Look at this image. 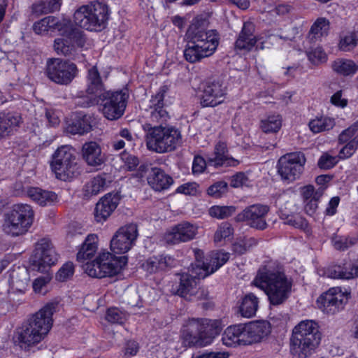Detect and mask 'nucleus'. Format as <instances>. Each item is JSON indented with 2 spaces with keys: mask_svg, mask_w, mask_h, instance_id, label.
Segmentation results:
<instances>
[{
  "mask_svg": "<svg viewBox=\"0 0 358 358\" xmlns=\"http://www.w3.org/2000/svg\"><path fill=\"white\" fill-rule=\"evenodd\" d=\"M292 279L285 273L278 262L269 261L258 270L252 284L263 290L270 303L278 306L289 298L292 287Z\"/></svg>",
  "mask_w": 358,
  "mask_h": 358,
  "instance_id": "nucleus-1",
  "label": "nucleus"
},
{
  "mask_svg": "<svg viewBox=\"0 0 358 358\" xmlns=\"http://www.w3.org/2000/svg\"><path fill=\"white\" fill-rule=\"evenodd\" d=\"M57 308V303H48L22 323L17 329V340L22 346H34L44 339L52 326Z\"/></svg>",
  "mask_w": 358,
  "mask_h": 358,
  "instance_id": "nucleus-2",
  "label": "nucleus"
},
{
  "mask_svg": "<svg viewBox=\"0 0 358 358\" xmlns=\"http://www.w3.org/2000/svg\"><path fill=\"white\" fill-rule=\"evenodd\" d=\"M321 341L317 322L312 320L301 321L292 329L290 352L299 358L310 355Z\"/></svg>",
  "mask_w": 358,
  "mask_h": 358,
  "instance_id": "nucleus-3",
  "label": "nucleus"
},
{
  "mask_svg": "<svg viewBox=\"0 0 358 358\" xmlns=\"http://www.w3.org/2000/svg\"><path fill=\"white\" fill-rule=\"evenodd\" d=\"M187 34L190 39L184 50V57L189 63L199 62L215 52L219 38L214 30L205 31L191 27Z\"/></svg>",
  "mask_w": 358,
  "mask_h": 358,
  "instance_id": "nucleus-4",
  "label": "nucleus"
},
{
  "mask_svg": "<svg viewBox=\"0 0 358 358\" xmlns=\"http://www.w3.org/2000/svg\"><path fill=\"white\" fill-rule=\"evenodd\" d=\"M145 131L146 145L149 150L166 153L175 150L182 143L180 131L173 126L143 125Z\"/></svg>",
  "mask_w": 358,
  "mask_h": 358,
  "instance_id": "nucleus-5",
  "label": "nucleus"
},
{
  "mask_svg": "<svg viewBox=\"0 0 358 358\" xmlns=\"http://www.w3.org/2000/svg\"><path fill=\"white\" fill-rule=\"evenodd\" d=\"M108 6L99 1H92L77 8L73 14L76 24L90 31L103 29L109 19Z\"/></svg>",
  "mask_w": 358,
  "mask_h": 358,
  "instance_id": "nucleus-6",
  "label": "nucleus"
},
{
  "mask_svg": "<svg viewBox=\"0 0 358 358\" xmlns=\"http://www.w3.org/2000/svg\"><path fill=\"white\" fill-rule=\"evenodd\" d=\"M34 219V212L31 206L15 204L4 215L3 231L12 237L24 235L32 225Z\"/></svg>",
  "mask_w": 358,
  "mask_h": 358,
  "instance_id": "nucleus-7",
  "label": "nucleus"
},
{
  "mask_svg": "<svg viewBox=\"0 0 358 358\" xmlns=\"http://www.w3.org/2000/svg\"><path fill=\"white\" fill-rule=\"evenodd\" d=\"M127 264L126 256L115 257L109 252H104L93 262L87 263L85 269L90 276L102 278L117 274Z\"/></svg>",
  "mask_w": 358,
  "mask_h": 358,
  "instance_id": "nucleus-8",
  "label": "nucleus"
},
{
  "mask_svg": "<svg viewBox=\"0 0 358 358\" xmlns=\"http://www.w3.org/2000/svg\"><path fill=\"white\" fill-rule=\"evenodd\" d=\"M255 25L252 22H246L243 24L241 31L236 41V47L239 50H250L255 45L259 50L269 48L280 39L285 41H292L294 36L282 35H260L254 36Z\"/></svg>",
  "mask_w": 358,
  "mask_h": 358,
  "instance_id": "nucleus-9",
  "label": "nucleus"
},
{
  "mask_svg": "<svg viewBox=\"0 0 358 358\" xmlns=\"http://www.w3.org/2000/svg\"><path fill=\"white\" fill-rule=\"evenodd\" d=\"M50 167L57 178L62 180L72 178L77 170L75 150L68 145L59 147L52 155Z\"/></svg>",
  "mask_w": 358,
  "mask_h": 358,
  "instance_id": "nucleus-10",
  "label": "nucleus"
},
{
  "mask_svg": "<svg viewBox=\"0 0 358 358\" xmlns=\"http://www.w3.org/2000/svg\"><path fill=\"white\" fill-rule=\"evenodd\" d=\"M129 94L127 90L106 91L93 101L100 104L103 116L109 120L120 118L125 110Z\"/></svg>",
  "mask_w": 358,
  "mask_h": 358,
  "instance_id": "nucleus-11",
  "label": "nucleus"
},
{
  "mask_svg": "<svg viewBox=\"0 0 358 358\" xmlns=\"http://www.w3.org/2000/svg\"><path fill=\"white\" fill-rule=\"evenodd\" d=\"M207 164L215 168L236 166L239 164V161L229 155L225 143L219 142L215 147L213 155L208 158L207 162L201 156L194 157L192 163L193 174L202 173Z\"/></svg>",
  "mask_w": 358,
  "mask_h": 358,
  "instance_id": "nucleus-12",
  "label": "nucleus"
},
{
  "mask_svg": "<svg viewBox=\"0 0 358 358\" xmlns=\"http://www.w3.org/2000/svg\"><path fill=\"white\" fill-rule=\"evenodd\" d=\"M306 162L305 155L301 152L286 154L278 162V173L282 180L292 182L301 177Z\"/></svg>",
  "mask_w": 358,
  "mask_h": 358,
  "instance_id": "nucleus-13",
  "label": "nucleus"
},
{
  "mask_svg": "<svg viewBox=\"0 0 358 358\" xmlns=\"http://www.w3.org/2000/svg\"><path fill=\"white\" fill-rule=\"evenodd\" d=\"M169 90L166 85H162L155 94L152 95L145 108V117L150 127L163 126L170 119V115L164 107V97Z\"/></svg>",
  "mask_w": 358,
  "mask_h": 358,
  "instance_id": "nucleus-14",
  "label": "nucleus"
},
{
  "mask_svg": "<svg viewBox=\"0 0 358 358\" xmlns=\"http://www.w3.org/2000/svg\"><path fill=\"white\" fill-rule=\"evenodd\" d=\"M194 267L195 263L192 264L188 272L180 273L178 285H176V288H173L176 294L187 300L203 299L207 296L206 290L198 287L199 279L205 277H199L193 273L192 270Z\"/></svg>",
  "mask_w": 358,
  "mask_h": 358,
  "instance_id": "nucleus-15",
  "label": "nucleus"
},
{
  "mask_svg": "<svg viewBox=\"0 0 358 358\" xmlns=\"http://www.w3.org/2000/svg\"><path fill=\"white\" fill-rule=\"evenodd\" d=\"M77 73V66L73 62L61 59H52L47 63V76L50 80L57 84H69Z\"/></svg>",
  "mask_w": 358,
  "mask_h": 358,
  "instance_id": "nucleus-16",
  "label": "nucleus"
},
{
  "mask_svg": "<svg viewBox=\"0 0 358 358\" xmlns=\"http://www.w3.org/2000/svg\"><path fill=\"white\" fill-rule=\"evenodd\" d=\"M350 292H343L339 287H331L317 299V308L323 313L334 315L344 308Z\"/></svg>",
  "mask_w": 358,
  "mask_h": 358,
  "instance_id": "nucleus-17",
  "label": "nucleus"
},
{
  "mask_svg": "<svg viewBox=\"0 0 358 358\" xmlns=\"http://www.w3.org/2000/svg\"><path fill=\"white\" fill-rule=\"evenodd\" d=\"M138 235V227L136 224L131 223L121 227L110 241L111 250L117 254L127 252L135 244Z\"/></svg>",
  "mask_w": 358,
  "mask_h": 358,
  "instance_id": "nucleus-18",
  "label": "nucleus"
},
{
  "mask_svg": "<svg viewBox=\"0 0 358 358\" xmlns=\"http://www.w3.org/2000/svg\"><path fill=\"white\" fill-rule=\"evenodd\" d=\"M57 260L58 255L49 241L42 239L37 243L31 259L34 268L40 272H45L47 268L54 265Z\"/></svg>",
  "mask_w": 358,
  "mask_h": 358,
  "instance_id": "nucleus-19",
  "label": "nucleus"
},
{
  "mask_svg": "<svg viewBox=\"0 0 358 358\" xmlns=\"http://www.w3.org/2000/svg\"><path fill=\"white\" fill-rule=\"evenodd\" d=\"M269 211V207L266 205L254 204L245 208L238 213L235 220L236 222H246L252 228L264 230L267 227L266 216Z\"/></svg>",
  "mask_w": 358,
  "mask_h": 358,
  "instance_id": "nucleus-20",
  "label": "nucleus"
},
{
  "mask_svg": "<svg viewBox=\"0 0 358 358\" xmlns=\"http://www.w3.org/2000/svg\"><path fill=\"white\" fill-rule=\"evenodd\" d=\"M73 34H59L61 37L55 38L54 49L58 55L71 56L75 51V45L83 47L85 43V38L83 31L74 27L71 23Z\"/></svg>",
  "mask_w": 358,
  "mask_h": 358,
  "instance_id": "nucleus-21",
  "label": "nucleus"
},
{
  "mask_svg": "<svg viewBox=\"0 0 358 358\" xmlns=\"http://www.w3.org/2000/svg\"><path fill=\"white\" fill-rule=\"evenodd\" d=\"M34 31L36 34L45 35L49 31L57 30L59 34H73L71 21L69 19L59 20L54 16H48L36 22L33 25Z\"/></svg>",
  "mask_w": 358,
  "mask_h": 358,
  "instance_id": "nucleus-22",
  "label": "nucleus"
},
{
  "mask_svg": "<svg viewBox=\"0 0 358 358\" xmlns=\"http://www.w3.org/2000/svg\"><path fill=\"white\" fill-rule=\"evenodd\" d=\"M197 231L196 225L189 222H182L168 231L164 234V239L166 243L171 245L185 243L194 239Z\"/></svg>",
  "mask_w": 358,
  "mask_h": 358,
  "instance_id": "nucleus-23",
  "label": "nucleus"
},
{
  "mask_svg": "<svg viewBox=\"0 0 358 358\" xmlns=\"http://www.w3.org/2000/svg\"><path fill=\"white\" fill-rule=\"evenodd\" d=\"M226 94V87L221 82H208L203 87L200 103L203 107H215L224 101Z\"/></svg>",
  "mask_w": 358,
  "mask_h": 358,
  "instance_id": "nucleus-24",
  "label": "nucleus"
},
{
  "mask_svg": "<svg viewBox=\"0 0 358 358\" xmlns=\"http://www.w3.org/2000/svg\"><path fill=\"white\" fill-rule=\"evenodd\" d=\"M191 327L196 329L201 339V345L203 346L210 344L213 339L220 334L222 331L221 322L218 320L203 319L200 322H193Z\"/></svg>",
  "mask_w": 358,
  "mask_h": 358,
  "instance_id": "nucleus-25",
  "label": "nucleus"
},
{
  "mask_svg": "<svg viewBox=\"0 0 358 358\" xmlns=\"http://www.w3.org/2000/svg\"><path fill=\"white\" fill-rule=\"evenodd\" d=\"M120 201V196L117 193H108L101 197L95 206V221L99 223L106 222L116 209Z\"/></svg>",
  "mask_w": 358,
  "mask_h": 358,
  "instance_id": "nucleus-26",
  "label": "nucleus"
},
{
  "mask_svg": "<svg viewBox=\"0 0 358 358\" xmlns=\"http://www.w3.org/2000/svg\"><path fill=\"white\" fill-rule=\"evenodd\" d=\"M229 259V254L228 252L219 251L213 254L209 262L199 261L195 262V267L192 271L199 277H207L224 265Z\"/></svg>",
  "mask_w": 358,
  "mask_h": 358,
  "instance_id": "nucleus-27",
  "label": "nucleus"
},
{
  "mask_svg": "<svg viewBox=\"0 0 358 358\" xmlns=\"http://www.w3.org/2000/svg\"><path fill=\"white\" fill-rule=\"evenodd\" d=\"M245 345L260 341L271 332L270 324L266 321H256L243 324Z\"/></svg>",
  "mask_w": 358,
  "mask_h": 358,
  "instance_id": "nucleus-28",
  "label": "nucleus"
},
{
  "mask_svg": "<svg viewBox=\"0 0 358 358\" xmlns=\"http://www.w3.org/2000/svg\"><path fill=\"white\" fill-rule=\"evenodd\" d=\"M30 275L25 266H14L8 271V282L13 292L24 293L29 285Z\"/></svg>",
  "mask_w": 358,
  "mask_h": 358,
  "instance_id": "nucleus-29",
  "label": "nucleus"
},
{
  "mask_svg": "<svg viewBox=\"0 0 358 358\" xmlns=\"http://www.w3.org/2000/svg\"><path fill=\"white\" fill-rule=\"evenodd\" d=\"M177 261L169 255H157L149 257L142 266L149 273H156L169 271L176 265Z\"/></svg>",
  "mask_w": 358,
  "mask_h": 358,
  "instance_id": "nucleus-30",
  "label": "nucleus"
},
{
  "mask_svg": "<svg viewBox=\"0 0 358 358\" xmlns=\"http://www.w3.org/2000/svg\"><path fill=\"white\" fill-rule=\"evenodd\" d=\"M82 157L88 166L93 167L101 166L105 162L100 145L94 141L86 142L83 145Z\"/></svg>",
  "mask_w": 358,
  "mask_h": 358,
  "instance_id": "nucleus-31",
  "label": "nucleus"
},
{
  "mask_svg": "<svg viewBox=\"0 0 358 358\" xmlns=\"http://www.w3.org/2000/svg\"><path fill=\"white\" fill-rule=\"evenodd\" d=\"M104 92L106 91L97 66H93L88 69L86 92L91 96L90 99L94 101Z\"/></svg>",
  "mask_w": 358,
  "mask_h": 358,
  "instance_id": "nucleus-32",
  "label": "nucleus"
},
{
  "mask_svg": "<svg viewBox=\"0 0 358 358\" xmlns=\"http://www.w3.org/2000/svg\"><path fill=\"white\" fill-rule=\"evenodd\" d=\"M148 182L155 191H162L169 188L173 184V178L161 169L152 168L148 176Z\"/></svg>",
  "mask_w": 358,
  "mask_h": 358,
  "instance_id": "nucleus-33",
  "label": "nucleus"
},
{
  "mask_svg": "<svg viewBox=\"0 0 358 358\" xmlns=\"http://www.w3.org/2000/svg\"><path fill=\"white\" fill-rule=\"evenodd\" d=\"M222 341L223 344L228 347L245 345L243 324L228 327L222 334Z\"/></svg>",
  "mask_w": 358,
  "mask_h": 358,
  "instance_id": "nucleus-34",
  "label": "nucleus"
},
{
  "mask_svg": "<svg viewBox=\"0 0 358 358\" xmlns=\"http://www.w3.org/2000/svg\"><path fill=\"white\" fill-rule=\"evenodd\" d=\"M111 180L107 173L99 174L84 186L85 196L90 197L103 192L109 185Z\"/></svg>",
  "mask_w": 358,
  "mask_h": 358,
  "instance_id": "nucleus-35",
  "label": "nucleus"
},
{
  "mask_svg": "<svg viewBox=\"0 0 358 358\" xmlns=\"http://www.w3.org/2000/svg\"><path fill=\"white\" fill-rule=\"evenodd\" d=\"M259 299L253 294L244 295L239 301L238 311L242 317L250 318L256 315L259 308Z\"/></svg>",
  "mask_w": 358,
  "mask_h": 358,
  "instance_id": "nucleus-36",
  "label": "nucleus"
},
{
  "mask_svg": "<svg viewBox=\"0 0 358 358\" xmlns=\"http://www.w3.org/2000/svg\"><path fill=\"white\" fill-rule=\"evenodd\" d=\"M97 243L98 236L94 234H89L77 254V260L84 262L90 259L96 252Z\"/></svg>",
  "mask_w": 358,
  "mask_h": 358,
  "instance_id": "nucleus-37",
  "label": "nucleus"
},
{
  "mask_svg": "<svg viewBox=\"0 0 358 358\" xmlns=\"http://www.w3.org/2000/svg\"><path fill=\"white\" fill-rule=\"evenodd\" d=\"M28 196L40 206L50 205L57 198L56 194L52 192L42 189L38 187H31L27 191Z\"/></svg>",
  "mask_w": 358,
  "mask_h": 358,
  "instance_id": "nucleus-38",
  "label": "nucleus"
},
{
  "mask_svg": "<svg viewBox=\"0 0 358 358\" xmlns=\"http://www.w3.org/2000/svg\"><path fill=\"white\" fill-rule=\"evenodd\" d=\"M336 124L335 119L327 115L316 116L310 120L308 127L314 134L329 131Z\"/></svg>",
  "mask_w": 358,
  "mask_h": 358,
  "instance_id": "nucleus-39",
  "label": "nucleus"
},
{
  "mask_svg": "<svg viewBox=\"0 0 358 358\" xmlns=\"http://www.w3.org/2000/svg\"><path fill=\"white\" fill-rule=\"evenodd\" d=\"M333 71L341 76H348L356 73L358 64L351 59L338 58L331 64Z\"/></svg>",
  "mask_w": 358,
  "mask_h": 358,
  "instance_id": "nucleus-40",
  "label": "nucleus"
},
{
  "mask_svg": "<svg viewBox=\"0 0 358 358\" xmlns=\"http://www.w3.org/2000/svg\"><path fill=\"white\" fill-rule=\"evenodd\" d=\"M329 22L324 17H320L313 24L308 33L311 41H317L328 34Z\"/></svg>",
  "mask_w": 358,
  "mask_h": 358,
  "instance_id": "nucleus-41",
  "label": "nucleus"
},
{
  "mask_svg": "<svg viewBox=\"0 0 358 358\" xmlns=\"http://www.w3.org/2000/svg\"><path fill=\"white\" fill-rule=\"evenodd\" d=\"M20 116L12 113L3 114L0 116V138L8 135L13 127H17L20 122Z\"/></svg>",
  "mask_w": 358,
  "mask_h": 358,
  "instance_id": "nucleus-42",
  "label": "nucleus"
},
{
  "mask_svg": "<svg viewBox=\"0 0 358 358\" xmlns=\"http://www.w3.org/2000/svg\"><path fill=\"white\" fill-rule=\"evenodd\" d=\"M338 140L340 144L349 143L358 146V121L342 131Z\"/></svg>",
  "mask_w": 358,
  "mask_h": 358,
  "instance_id": "nucleus-43",
  "label": "nucleus"
},
{
  "mask_svg": "<svg viewBox=\"0 0 358 358\" xmlns=\"http://www.w3.org/2000/svg\"><path fill=\"white\" fill-rule=\"evenodd\" d=\"M282 126V117L279 115H271L261 120L260 127L264 133H276Z\"/></svg>",
  "mask_w": 358,
  "mask_h": 358,
  "instance_id": "nucleus-44",
  "label": "nucleus"
},
{
  "mask_svg": "<svg viewBox=\"0 0 358 358\" xmlns=\"http://www.w3.org/2000/svg\"><path fill=\"white\" fill-rule=\"evenodd\" d=\"M89 119L87 116L78 118L69 125L68 131L73 134L83 135L88 133L92 129Z\"/></svg>",
  "mask_w": 358,
  "mask_h": 358,
  "instance_id": "nucleus-45",
  "label": "nucleus"
},
{
  "mask_svg": "<svg viewBox=\"0 0 358 358\" xmlns=\"http://www.w3.org/2000/svg\"><path fill=\"white\" fill-rule=\"evenodd\" d=\"M358 45V34L356 32H348L341 36L338 43V48L343 52L352 50Z\"/></svg>",
  "mask_w": 358,
  "mask_h": 358,
  "instance_id": "nucleus-46",
  "label": "nucleus"
},
{
  "mask_svg": "<svg viewBox=\"0 0 358 358\" xmlns=\"http://www.w3.org/2000/svg\"><path fill=\"white\" fill-rule=\"evenodd\" d=\"M181 338L185 346H203V345H201V339L199 332L196 331V329L191 327V324L188 329L182 331Z\"/></svg>",
  "mask_w": 358,
  "mask_h": 358,
  "instance_id": "nucleus-47",
  "label": "nucleus"
},
{
  "mask_svg": "<svg viewBox=\"0 0 358 358\" xmlns=\"http://www.w3.org/2000/svg\"><path fill=\"white\" fill-rule=\"evenodd\" d=\"M357 242L355 238L334 234L331 238V243L334 248L340 251H344L354 245Z\"/></svg>",
  "mask_w": 358,
  "mask_h": 358,
  "instance_id": "nucleus-48",
  "label": "nucleus"
},
{
  "mask_svg": "<svg viewBox=\"0 0 358 358\" xmlns=\"http://www.w3.org/2000/svg\"><path fill=\"white\" fill-rule=\"evenodd\" d=\"M236 211L233 206H213L209 209V215L217 219H225L232 215Z\"/></svg>",
  "mask_w": 358,
  "mask_h": 358,
  "instance_id": "nucleus-49",
  "label": "nucleus"
},
{
  "mask_svg": "<svg viewBox=\"0 0 358 358\" xmlns=\"http://www.w3.org/2000/svg\"><path fill=\"white\" fill-rule=\"evenodd\" d=\"M324 275L327 278L332 279H345V276H350V274L343 269V264H334L328 266L324 271Z\"/></svg>",
  "mask_w": 358,
  "mask_h": 358,
  "instance_id": "nucleus-50",
  "label": "nucleus"
},
{
  "mask_svg": "<svg viewBox=\"0 0 358 358\" xmlns=\"http://www.w3.org/2000/svg\"><path fill=\"white\" fill-rule=\"evenodd\" d=\"M234 233V229L231 224L222 222L219 225L214 234V241L215 243L221 242L230 237Z\"/></svg>",
  "mask_w": 358,
  "mask_h": 358,
  "instance_id": "nucleus-51",
  "label": "nucleus"
},
{
  "mask_svg": "<svg viewBox=\"0 0 358 358\" xmlns=\"http://www.w3.org/2000/svg\"><path fill=\"white\" fill-rule=\"evenodd\" d=\"M324 190V187H320L317 189V192L316 193V196L313 199L303 201L304 203V210L308 215H313L318 207V202L320 199L322 197L323 192Z\"/></svg>",
  "mask_w": 358,
  "mask_h": 358,
  "instance_id": "nucleus-52",
  "label": "nucleus"
},
{
  "mask_svg": "<svg viewBox=\"0 0 358 358\" xmlns=\"http://www.w3.org/2000/svg\"><path fill=\"white\" fill-rule=\"evenodd\" d=\"M127 317V314L117 308H108L106 314V319L111 323L122 324Z\"/></svg>",
  "mask_w": 358,
  "mask_h": 358,
  "instance_id": "nucleus-53",
  "label": "nucleus"
},
{
  "mask_svg": "<svg viewBox=\"0 0 358 358\" xmlns=\"http://www.w3.org/2000/svg\"><path fill=\"white\" fill-rule=\"evenodd\" d=\"M228 191V184L227 182L221 180L217 181L210 185L208 189V194L215 198H220Z\"/></svg>",
  "mask_w": 358,
  "mask_h": 358,
  "instance_id": "nucleus-54",
  "label": "nucleus"
},
{
  "mask_svg": "<svg viewBox=\"0 0 358 358\" xmlns=\"http://www.w3.org/2000/svg\"><path fill=\"white\" fill-rule=\"evenodd\" d=\"M308 60L315 65H319L327 61V55L321 48H316L307 52Z\"/></svg>",
  "mask_w": 358,
  "mask_h": 358,
  "instance_id": "nucleus-55",
  "label": "nucleus"
},
{
  "mask_svg": "<svg viewBox=\"0 0 358 358\" xmlns=\"http://www.w3.org/2000/svg\"><path fill=\"white\" fill-rule=\"evenodd\" d=\"M230 185L234 188L250 187L251 181L245 173L238 172L231 177Z\"/></svg>",
  "mask_w": 358,
  "mask_h": 358,
  "instance_id": "nucleus-56",
  "label": "nucleus"
},
{
  "mask_svg": "<svg viewBox=\"0 0 358 358\" xmlns=\"http://www.w3.org/2000/svg\"><path fill=\"white\" fill-rule=\"evenodd\" d=\"M74 266L72 262H66L64 264L56 274L57 280L64 282L68 280L73 275Z\"/></svg>",
  "mask_w": 358,
  "mask_h": 358,
  "instance_id": "nucleus-57",
  "label": "nucleus"
},
{
  "mask_svg": "<svg viewBox=\"0 0 358 358\" xmlns=\"http://www.w3.org/2000/svg\"><path fill=\"white\" fill-rule=\"evenodd\" d=\"M120 159L123 162V168L127 171L134 170L138 164V159L132 155L127 152H122L120 155Z\"/></svg>",
  "mask_w": 358,
  "mask_h": 358,
  "instance_id": "nucleus-58",
  "label": "nucleus"
},
{
  "mask_svg": "<svg viewBox=\"0 0 358 358\" xmlns=\"http://www.w3.org/2000/svg\"><path fill=\"white\" fill-rule=\"evenodd\" d=\"M285 224L303 230H306L308 227V223L306 220L299 215H290L287 217L285 220Z\"/></svg>",
  "mask_w": 358,
  "mask_h": 358,
  "instance_id": "nucleus-59",
  "label": "nucleus"
},
{
  "mask_svg": "<svg viewBox=\"0 0 358 358\" xmlns=\"http://www.w3.org/2000/svg\"><path fill=\"white\" fill-rule=\"evenodd\" d=\"M343 269L351 276H345V280L352 279L358 277V258L354 261L345 262L343 263Z\"/></svg>",
  "mask_w": 358,
  "mask_h": 358,
  "instance_id": "nucleus-60",
  "label": "nucleus"
},
{
  "mask_svg": "<svg viewBox=\"0 0 358 358\" xmlns=\"http://www.w3.org/2000/svg\"><path fill=\"white\" fill-rule=\"evenodd\" d=\"M51 277L49 275L40 276L33 282V289L36 293H43V288L50 282Z\"/></svg>",
  "mask_w": 358,
  "mask_h": 358,
  "instance_id": "nucleus-61",
  "label": "nucleus"
},
{
  "mask_svg": "<svg viewBox=\"0 0 358 358\" xmlns=\"http://www.w3.org/2000/svg\"><path fill=\"white\" fill-rule=\"evenodd\" d=\"M338 162L336 157L324 154L320 158L318 166L321 169H329L333 167Z\"/></svg>",
  "mask_w": 358,
  "mask_h": 358,
  "instance_id": "nucleus-62",
  "label": "nucleus"
},
{
  "mask_svg": "<svg viewBox=\"0 0 358 358\" xmlns=\"http://www.w3.org/2000/svg\"><path fill=\"white\" fill-rule=\"evenodd\" d=\"M317 192V189L315 190V188L313 185H306L301 189V194L303 199V201H306L308 200H311L315 198L316 196V193Z\"/></svg>",
  "mask_w": 358,
  "mask_h": 358,
  "instance_id": "nucleus-63",
  "label": "nucleus"
},
{
  "mask_svg": "<svg viewBox=\"0 0 358 358\" xmlns=\"http://www.w3.org/2000/svg\"><path fill=\"white\" fill-rule=\"evenodd\" d=\"M345 145L341 149L338 157L340 159H346L351 157L357 149V145L345 143Z\"/></svg>",
  "mask_w": 358,
  "mask_h": 358,
  "instance_id": "nucleus-64",
  "label": "nucleus"
}]
</instances>
